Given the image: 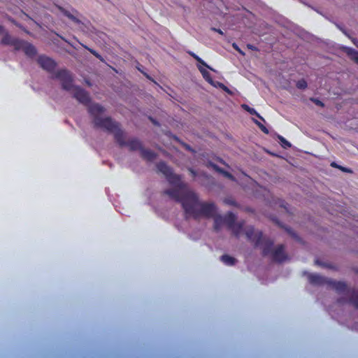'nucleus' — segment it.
Listing matches in <instances>:
<instances>
[{"label":"nucleus","mask_w":358,"mask_h":358,"mask_svg":"<svg viewBox=\"0 0 358 358\" xmlns=\"http://www.w3.org/2000/svg\"><path fill=\"white\" fill-rule=\"evenodd\" d=\"M149 119L150 120V121L155 124V125H159V123L155 120L153 119L152 117H149Z\"/></svg>","instance_id":"obj_37"},{"label":"nucleus","mask_w":358,"mask_h":358,"mask_svg":"<svg viewBox=\"0 0 358 358\" xmlns=\"http://www.w3.org/2000/svg\"><path fill=\"white\" fill-rule=\"evenodd\" d=\"M197 62H199L203 66H206V68L210 69L211 71H214V69H212L211 67H210L201 58L200 61H197Z\"/></svg>","instance_id":"obj_33"},{"label":"nucleus","mask_w":358,"mask_h":358,"mask_svg":"<svg viewBox=\"0 0 358 358\" xmlns=\"http://www.w3.org/2000/svg\"><path fill=\"white\" fill-rule=\"evenodd\" d=\"M55 77L60 80L62 88L66 91H71L75 87L73 85V79L71 74L66 69L57 71Z\"/></svg>","instance_id":"obj_7"},{"label":"nucleus","mask_w":358,"mask_h":358,"mask_svg":"<svg viewBox=\"0 0 358 358\" xmlns=\"http://www.w3.org/2000/svg\"><path fill=\"white\" fill-rule=\"evenodd\" d=\"M198 68H199V70L200 71V72H201V75H202L203 78H204V79H205L208 83H209L210 84H213V79H212V78H211L210 74L209 73V72H208L206 69H203V68H202V67L199 66Z\"/></svg>","instance_id":"obj_20"},{"label":"nucleus","mask_w":358,"mask_h":358,"mask_svg":"<svg viewBox=\"0 0 358 358\" xmlns=\"http://www.w3.org/2000/svg\"><path fill=\"white\" fill-rule=\"evenodd\" d=\"M85 48L91 53L94 56H95L97 59H99L101 62H104L105 60L103 58V57L99 53L97 52L94 49H92V48H87V47H85Z\"/></svg>","instance_id":"obj_23"},{"label":"nucleus","mask_w":358,"mask_h":358,"mask_svg":"<svg viewBox=\"0 0 358 358\" xmlns=\"http://www.w3.org/2000/svg\"><path fill=\"white\" fill-rule=\"evenodd\" d=\"M189 171L191 173V174L192 175L193 177H196V172L193 169L189 168Z\"/></svg>","instance_id":"obj_36"},{"label":"nucleus","mask_w":358,"mask_h":358,"mask_svg":"<svg viewBox=\"0 0 358 358\" xmlns=\"http://www.w3.org/2000/svg\"><path fill=\"white\" fill-rule=\"evenodd\" d=\"M315 264H320V265L321 264L318 260H316V261H315Z\"/></svg>","instance_id":"obj_47"},{"label":"nucleus","mask_w":358,"mask_h":358,"mask_svg":"<svg viewBox=\"0 0 358 358\" xmlns=\"http://www.w3.org/2000/svg\"><path fill=\"white\" fill-rule=\"evenodd\" d=\"M244 225H245V221L242 220L239 222H236V224H234L233 226H231L228 229L231 231L233 235L235 237L239 238V236H241V234L243 232Z\"/></svg>","instance_id":"obj_15"},{"label":"nucleus","mask_w":358,"mask_h":358,"mask_svg":"<svg viewBox=\"0 0 358 358\" xmlns=\"http://www.w3.org/2000/svg\"><path fill=\"white\" fill-rule=\"evenodd\" d=\"M310 100L313 102L315 105L318 106H320V107H324V103L319 100L318 99H316V98H310Z\"/></svg>","instance_id":"obj_29"},{"label":"nucleus","mask_w":358,"mask_h":358,"mask_svg":"<svg viewBox=\"0 0 358 358\" xmlns=\"http://www.w3.org/2000/svg\"><path fill=\"white\" fill-rule=\"evenodd\" d=\"M248 48L251 50H256V48L253 46L252 45H248Z\"/></svg>","instance_id":"obj_40"},{"label":"nucleus","mask_w":358,"mask_h":358,"mask_svg":"<svg viewBox=\"0 0 358 358\" xmlns=\"http://www.w3.org/2000/svg\"><path fill=\"white\" fill-rule=\"evenodd\" d=\"M233 47L237 50L239 48L238 47V45L235 43L233 44Z\"/></svg>","instance_id":"obj_44"},{"label":"nucleus","mask_w":358,"mask_h":358,"mask_svg":"<svg viewBox=\"0 0 358 358\" xmlns=\"http://www.w3.org/2000/svg\"><path fill=\"white\" fill-rule=\"evenodd\" d=\"M245 234L247 238L254 243L255 247L261 246L263 256L272 254L274 242L269 238L264 237L261 231H255L252 226H249Z\"/></svg>","instance_id":"obj_3"},{"label":"nucleus","mask_w":358,"mask_h":358,"mask_svg":"<svg viewBox=\"0 0 358 358\" xmlns=\"http://www.w3.org/2000/svg\"><path fill=\"white\" fill-rule=\"evenodd\" d=\"M3 26L0 25V33L3 32Z\"/></svg>","instance_id":"obj_45"},{"label":"nucleus","mask_w":358,"mask_h":358,"mask_svg":"<svg viewBox=\"0 0 358 358\" xmlns=\"http://www.w3.org/2000/svg\"><path fill=\"white\" fill-rule=\"evenodd\" d=\"M308 280L313 285H327L339 293L345 292L347 290L345 282L329 280L318 274H310L308 275Z\"/></svg>","instance_id":"obj_5"},{"label":"nucleus","mask_w":358,"mask_h":358,"mask_svg":"<svg viewBox=\"0 0 358 358\" xmlns=\"http://www.w3.org/2000/svg\"><path fill=\"white\" fill-rule=\"evenodd\" d=\"M256 123L264 133L268 134V130L265 126H264L262 123L257 121H256Z\"/></svg>","instance_id":"obj_30"},{"label":"nucleus","mask_w":358,"mask_h":358,"mask_svg":"<svg viewBox=\"0 0 358 358\" xmlns=\"http://www.w3.org/2000/svg\"><path fill=\"white\" fill-rule=\"evenodd\" d=\"M272 260L275 262L281 263L287 259V255L285 252L284 245H278L271 254Z\"/></svg>","instance_id":"obj_10"},{"label":"nucleus","mask_w":358,"mask_h":358,"mask_svg":"<svg viewBox=\"0 0 358 358\" xmlns=\"http://www.w3.org/2000/svg\"><path fill=\"white\" fill-rule=\"evenodd\" d=\"M59 9L66 17L72 20L73 22L76 24H80L81 22L78 18L72 15L69 10L64 9L62 7H59Z\"/></svg>","instance_id":"obj_17"},{"label":"nucleus","mask_w":358,"mask_h":358,"mask_svg":"<svg viewBox=\"0 0 358 358\" xmlns=\"http://www.w3.org/2000/svg\"><path fill=\"white\" fill-rule=\"evenodd\" d=\"M21 43L20 45V50H22L27 56L34 57L36 55V49L31 43L22 40H21Z\"/></svg>","instance_id":"obj_12"},{"label":"nucleus","mask_w":358,"mask_h":358,"mask_svg":"<svg viewBox=\"0 0 358 358\" xmlns=\"http://www.w3.org/2000/svg\"><path fill=\"white\" fill-rule=\"evenodd\" d=\"M113 134L115 142L120 147H127L130 151L139 150L143 149L142 142L137 138H133L126 141V133L121 129V125L118 123V127L110 132Z\"/></svg>","instance_id":"obj_4"},{"label":"nucleus","mask_w":358,"mask_h":358,"mask_svg":"<svg viewBox=\"0 0 358 358\" xmlns=\"http://www.w3.org/2000/svg\"><path fill=\"white\" fill-rule=\"evenodd\" d=\"M215 211L212 216L210 217H206V216H201L200 217H206V218H214V229L216 231H218L223 224H224V219L223 217H222L220 215L217 214V207L215 205Z\"/></svg>","instance_id":"obj_13"},{"label":"nucleus","mask_w":358,"mask_h":358,"mask_svg":"<svg viewBox=\"0 0 358 358\" xmlns=\"http://www.w3.org/2000/svg\"><path fill=\"white\" fill-rule=\"evenodd\" d=\"M37 62L41 68L48 72H52L57 66L56 62L52 59L44 55L39 56Z\"/></svg>","instance_id":"obj_9"},{"label":"nucleus","mask_w":358,"mask_h":358,"mask_svg":"<svg viewBox=\"0 0 358 358\" xmlns=\"http://www.w3.org/2000/svg\"><path fill=\"white\" fill-rule=\"evenodd\" d=\"M331 166L336 167L338 169H339V166H340L337 165L335 162L331 163Z\"/></svg>","instance_id":"obj_41"},{"label":"nucleus","mask_w":358,"mask_h":358,"mask_svg":"<svg viewBox=\"0 0 358 358\" xmlns=\"http://www.w3.org/2000/svg\"><path fill=\"white\" fill-rule=\"evenodd\" d=\"M224 224L227 225V228H230L234 224H236V216L231 212H229L224 217Z\"/></svg>","instance_id":"obj_16"},{"label":"nucleus","mask_w":358,"mask_h":358,"mask_svg":"<svg viewBox=\"0 0 358 358\" xmlns=\"http://www.w3.org/2000/svg\"><path fill=\"white\" fill-rule=\"evenodd\" d=\"M187 149H190L189 145H187Z\"/></svg>","instance_id":"obj_48"},{"label":"nucleus","mask_w":358,"mask_h":358,"mask_svg":"<svg viewBox=\"0 0 358 358\" xmlns=\"http://www.w3.org/2000/svg\"><path fill=\"white\" fill-rule=\"evenodd\" d=\"M224 202H225L226 203H227V204L231 205V206H236V201H235L234 200H233V199H226L224 200Z\"/></svg>","instance_id":"obj_32"},{"label":"nucleus","mask_w":358,"mask_h":358,"mask_svg":"<svg viewBox=\"0 0 358 358\" xmlns=\"http://www.w3.org/2000/svg\"><path fill=\"white\" fill-rule=\"evenodd\" d=\"M337 301L338 303H344L347 301V300L345 298L341 297L338 299Z\"/></svg>","instance_id":"obj_35"},{"label":"nucleus","mask_w":358,"mask_h":358,"mask_svg":"<svg viewBox=\"0 0 358 358\" xmlns=\"http://www.w3.org/2000/svg\"><path fill=\"white\" fill-rule=\"evenodd\" d=\"M287 233L293 237L295 240H296L299 242H301V238L297 235L296 232H294L291 228L287 227L285 229Z\"/></svg>","instance_id":"obj_24"},{"label":"nucleus","mask_w":358,"mask_h":358,"mask_svg":"<svg viewBox=\"0 0 358 358\" xmlns=\"http://www.w3.org/2000/svg\"><path fill=\"white\" fill-rule=\"evenodd\" d=\"M189 55H191L193 58H194V57L196 55L195 53L192 52H188Z\"/></svg>","instance_id":"obj_42"},{"label":"nucleus","mask_w":358,"mask_h":358,"mask_svg":"<svg viewBox=\"0 0 358 358\" xmlns=\"http://www.w3.org/2000/svg\"><path fill=\"white\" fill-rule=\"evenodd\" d=\"M296 86L298 89L304 90L307 87L308 85L304 79H301L297 81Z\"/></svg>","instance_id":"obj_25"},{"label":"nucleus","mask_w":358,"mask_h":358,"mask_svg":"<svg viewBox=\"0 0 358 358\" xmlns=\"http://www.w3.org/2000/svg\"><path fill=\"white\" fill-rule=\"evenodd\" d=\"M158 172L164 174L169 182L173 185H178L180 188L185 186V184L181 181V177L175 174L173 169L164 162H159L156 164Z\"/></svg>","instance_id":"obj_6"},{"label":"nucleus","mask_w":358,"mask_h":358,"mask_svg":"<svg viewBox=\"0 0 358 358\" xmlns=\"http://www.w3.org/2000/svg\"><path fill=\"white\" fill-rule=\"evenodd\" d=\"M194 59H195L196 61L201 60V58L198 55H196Z\"/></svg>","instance_id":"obj_43"},{"label":"nucleus","mask_w":358,"mask_h":358,"mask_svg":"<svg viewBox=\"0 0 358 358\" xmlns=\"http://www.w3.org/2000/svg\"><path fill=\"white\" fill-rule=\"evenodd\" d=\"M352 41L353 42L354 45L358 48V40L356 38H352Z\"/></svg>","instance_id":"obj_38"},{"label":"nucleus","mask_w":358,"mask_h":358,"mask_svg":"<svg viewBox=\"0 0 358 358\" xmlns=\"http://www.w3.org/2000/svg\"><path fill=\"white\" fill-rule=\"evenodd\" d=\"M349 302L358 308V291L352 290Z\"/></svg>","instance_id":"obj_21"},{"label":"nucleus","mask_w":358,"mask_h":358,"mask_svg":"<svg viewBox=\"0 0 358 358\" xmlns=\"http://www.w3.org/2000/svg\"><path fill=\"white\" fill-rule=\"evenodd\" d=\"M165 189L163 193L169 196L176 201L180 203L184 210L185 218L192 217L198 220L201 216L210 217L215 211V203L213 202H201L196 193L190 189H186V185L180 188Z\"/></svg>","instance_id":"obj_1"},{"label":"nucleus","mask_w":358,"mask_h":358,"mask_svg":"<svg viewBox=\"0 0 358 358\" xmlns=\"http://www.w3.org/2000/svg\"><path fill=\"white\" fill-rule=\"evenodd\" d=\"M141 157L147 162H153L157 157V153L150 149L143 148L140 152Z\"/></svg>","instance_id":"obj_14"},{"label":"nucleus","mask_w":358,"mask_h":358,"mask_svg":"<svg viewBox=\"0 0 358 358\" xmlns=\"http://www.w3.org/2000/svg\"><path fill=\"white\" fill-rule=\"evenodd\" d=\"M89 113L93 117L94 127L103 129L110 133L114 129L118 127V123L114 121L110 117H101L105 111V108L99 103H92L88 107Z\"/></svg>","instance_id":"obj_2"},{"label":"nucleus","mask_w":358,"mask_h":358,"mask_svg":"<svg viewBox=\"0 0 358 358\" xmlns=\"http://www.w3.org/2000/svg\"><path fill=\"white\" fill-rule=\"evenodd\" d=\"M220 173L222 174L224 177L229 178V180H231L232 181L236 180L235 177L231 173L224 170L223 169Z\"/></svg>","instance_id":"obj_26"},{"label":"nucleus","mask_w":358,"mask_h":358,"mask_svg":"<svg viewBox=\"0 0 358 358\" xmlns=\"http://www.w3.org/2000/svg\"><path fill=\"white\" fill-rule=\"evenodd\" d=\"M237 51H238V52H239L240 53H241L242 55H244V52H243L240 48H238V49L237 50Z\"/></svg>","instance_id":"obj_46"},{"label":"nucleus","mask_w":358,"mask_h":358,"mask_svg":"<svg viewBox=\"0 0 358 358\" xmlns=\"http://www.w3.org/2000/svg\"><path fill=\"white\" fill-rule=\"evenodd\" d=\"M345 52L352 60L358 64V51L350 48H345Z\"/></svg>","instance_id":"obj_18"},{"label":"nucleus","mask_w":358,"mask_h":358,"mask_svg":"<svg viewBox=\"0 0 358 358\" xmlns=\"http://www.w3.org/2000/svg\"><path fill=\"white\" fill-rule=\"evenodd\" d=\"M278 138L280 141L282 146L285 148H289L292 146L291 143L287 141L283 136L278 135Z\"/></svg>","instance_id":"obj_22"},{"label":"nucleus","mask_w":358,"mask_h":358,"mask_svg":"<svg viewBox=\"0 0 358 358\" xmlns=\"http://www.w3.org/2000/svg\"><path fill=\"white\" fill-rule=\"evenodd\" d=\"M3 45L13 46L15 50H20V45L21 40L12 37L8 32H6L0 42Z\"/></svg>","instance_id":"obj_11"},{"label":"nucleus","mask_w":358,"mask_h":358,"mask_svg":"<svg viewBox=\"0 0 358 358\" xmlns=\"http://www.w3.org/2000/svg\"><path fill=\"white\" fill-rule=\"evenodd\" d=\"M213 30H214L215 31H216V32H217V33H219V34H223V32H222V30H221V29H215V28H213Z\"/></svg>","instance_id":"obj_39"},{"label":"nucleus","mask_w":358,"mask_h":358,"mask_svg":"<svg viewBox=\"0 0 358 358\" xmlns=\"http://www.w3.org/2000/svg\"><path fill=\"white\" fill-rule=\"evenodd\" d=\"M218 86L221 89H222L224 91H225L226 92H227L229 94H231L230 90L227 86H225L223 83H218Z\"/></svg>","instance_id":"obj_31"},{"label":"nucleus","mask_w":358,"mask_h":358,"mask_svg":"<svg viewBox=\"0 0 358 358\" xmlns=\"http://www.w3.org/2000/svg\"><path fill=\"white\" fill-rule=\"evenodd\" d=\"M208 166L212 167L215 171H217V172H218L220 173L222 171V168H220L217 164H214L213 162H209Z\"/></svg>","instance_id":"obj_28"},{"label":"nucleus","mask_w":358,"mask_h":358,"mask_svg":"<svg viewBox=\"0 0 358 358\" xmlns=\"http://www.w3.org/2000/svg\"><path fill=\"white\" fill-rule=\"evenodd\" d=\"M243 107H244V108H245L246 110H248L250 114H252V115L255 114V115H257L259 117L262 118V117H261V116H260V115H259L256 112V110H255L254 108L249 107L248 105H243Z\"/></svg>","instance_id":"obj_27"},{"label":"nucleus","mask_w":358,"mask_h":358,"mask_svg":"<svg viewBox=\"0 0 358 358\" xmlns=\"http://www.w3.org/2000/svg\"><path fill=\"white\" fill-rule=\"evenodd\" d=\"M221 260L226 264V265H228V266H232V265H234L236 262V259L233 257H231L228 255H224L221 257Z\"/></svg>","instance_id":"obj_19"},{"label":"nucleus","mask_w":358,"mask_h":358,"mask_svg":"<svg viewBox=\"0 0 358 358\" xmlns=\"http://www.w3.org/2000/svg\"><path fill=\"white\" fill-rule=\"evenodd\" d=\"M73 96L80 103L88 106L91 102V98L89 93L80 87L76 86L72 90Z\"/></svg>","instance_id":"obj_8"},{"label":"nucleus","mask_w":358,"mask_h":358,"mask_svg":"<svg viewBox=\"0 0 358 358\" xmlns=\"http://www.w3.org/2000/svg\"><path fill=\"white\" fill-rule=\"evenodd\" d=\"M339 169L343 171V172H345V173H352V170H350L348 168L343 167L341 166H339Z\"/></svg>","instance_id":"obj_34"}]
</instances>
